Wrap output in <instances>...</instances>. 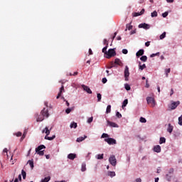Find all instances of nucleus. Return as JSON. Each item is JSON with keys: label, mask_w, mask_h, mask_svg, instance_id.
<instances>
[{"label": "nucleus", "mask_w": 182, "mask_h": 182, "mask_svg": "<svg viewBox=\"0 0 182 182\" xmlns=\"http://www.w3.org/2000/svg\"><path fill=\"white\" fill-rule=\"evenodd\" d=\"M52 128L49 129L48 127H46L45 129L43 130V133H46V136H45L46 140H53L56 137V136L53 135V136H48L50 134V131Z\"/></svg>", "instance_id": "f257e3e1"}, {"label": "nucleus", "mask_w": 182, "mask_h": 182, "mask_svg": "<svg viewBox=\"0 0 182 182\" xmlns=\"http://www.w3.org/2000/svg\"><path fill=\"white\" fill-rule=\"evenodd\" d=\"M113 56H116V51L114 48H111L107 51L106 58L107 59H110V58H113Z\"/></svg>", "instance_id": "f03ea898"}, {"label": "nucleus", "mask_w": 182, "mask_h": 182, "mask_svg": "<svg viewBox=\"0 0 182 182\" xmlns=\"http://www.w3.org/2000/svg\"><path fill=\"white\" fill-rule=\"evenodd\" d=\"M43 149H46V146H45V145H40L36 149V152L38 153L39 156H43V154H45L44 151H41L43 150Z\"/></svg>", "instance_id": "7ed1b4c3"}, {"label": "nucleus", "mask_w": 182, "mask_h": 182, "mask_svg": "<svg viewBox=\"0 0 182 182\" xmlns=\"http://www.w3.org/2000/svg\"><path fill=\"white\" fill-rule=\"evenodd\" d=\"M146 102L148 105L151 106V107H154V106H156V100H154V98L151 97H147Z\"/></svg>", "instance_id": "20e7f679"}, {"label": "nucleus", "mask_w": 182, "mask_h": 182, "mask_svg": "<svg viewBox=\"0 0 182 182\" xmlns=\"http://www.w3.org/2000/svg\"><path fill=\"white\" fill-rule=\"evenodd\" d=\"M109 161L112 166L114 167L116 166V164H117V161L116 160V156L114 155L111 156L109 159Z\"/></svg>", "instance_id": "39448f33"}, {"label": "nucleus", "mask_w": 182, "mask_h": 182, "mask_svg": "<svg viewBox=\"0 0 182 182\" xmlns=\"http://www.w3.org/2000/svg\"><path fill=\"white\" fill-rule=\"evenodd\" d=\"M105 141H106V143H107L109 145L112 144H117V141H116V139H113V138H107L105 139Z\"/></svg>", "instance_id": "423d86ee"}, {"label": "nucleus", "mask_w": 182, "mask_h": 182, "mask_svg": "<svg viewBox=\"0 0 182 182\" xmlns=\"http://www.w3.org/2000/svg\"><path fill=\"white\" fill-rule=\"evenodd\" d=\"M41 114H42L44 117H49V109H48V108H43L41 112Z\"/></svg>", "instance_id": "0eeeda50"}, {"label": "nucleus", "mask_w": 182, "mask_h": 182, "mask_svg": "<svg viewBox=\"0 0 182 182\" xmlns=\"http://www.w3.org/2000/svg\"><path fill=\"white\" fill-rule=\"evenodd\" d=\"M129 76H130V72H129V67L127 65L124 70V77H125L126 82L129 80Z\"/></svg>", "instance_id": "6e6552de"}, {"label": "nucleus", "mask_w": 182, "mask_h": 182, "mask_svg": "<svg viewBox=\"0 0 182 182\" xmlns=\"http://www.w3.org/2000/svg\"><path fill=\"white\" fill-rule=\"evenodd\" d=\"M178 105H180V101H177V102H173L171 104V110H174V109L177 108V106H178Z\"/></svg>", "instance_id": "1a4fd4ad"}, {"label": "nucleus", "mask_w": 182, "mask_h": 182, "mask_svg": "<svg viewBox=\"0 0 182 182\" xmlns=\"http://www.w3.org/2000/svg\"><path fill=\"white\" fill-rule=\"evenodd\" d=\"M82 87L83 90H85V92H87V93H88L89 95H92V90H90V88L88 86L82 85Z\"/></svg>", "instance_id": "9d476101"}, {"label": "nucleus", "mask_w": 182, "mask_h": 182, "mask_svg": "<svg viewBox=\"0 0 182 182\" xmlns=\"http://www.w3.org/2000/svg\"><path fill=\"white\" fill-rule=\"evenodd\" d=\"M138 28H143V29H150V26L149 24H147L146 23H141L138 26Z\"/></svg>", "instance_id": "9b49d317"}, {"label": "nucleus", "mask_w": 182, "mask_h": 182, "mask_svg": "<svg viewBox=\"0 0 182 182\" xmlns=\"http://www.w3.org/2000/svg\"><path fill=\"white\" fill-rule=\"evenodd\" d=\"M36 122H43V120H44L45 117L43 115H42V114H36Z\"/></svg>", "instance_id": "f8f14e48"}, {"label": "nucleus", "mask_w": 182, "mask_h": 182, "mask_svg": "<svg viewBox=\"0 0 182 182\" xmlns=\"http://www.w3.org/2000/svg\"><path fill=\"white\" fill-rule=\"evenodd\" d=\"M154 151L155 153H160L161 151V146L160 145H156L154 147Z\"/></svg>", "instance_id": "ddd939ff"}, {"label": "nucleus", "mask_w": 182, "mask_h": 182, "mask_svg": "<svg viewBox=\"0 0 182 182\" xmlns=\"http://www.w3.org/2000/svg\"><path fill=\"white\" fill-rule=\"evenodd\" d=\"M143 55H144V50H143V49H140V50L136 53V56H137V58H139V56H143Z\"/></svg>", "instance_id": "4468645a"}, {"label": "nucleus", "mask_w": 182, "mask_h": 182, "mask_svg": "<svg viewBox=\"0 0 182 182\" xmlns=\"http://www.w3.org/2000/svg\"><path fill=\"white\" fill-rule=\"evenodd\" d=\"M107 124L110 126V127H119V125L114 122H112L110 121H107Z\"/></svg>", "instance_id": "2eb2a0df"}, {"label": "nucleus", "mask_w": 182, "mask_h": 182, "mask_svg": "<svg viewBox=\"0 0 182 182\" xmlns=\"http://www.w3.org/2000/svg\"><path fill=\"white\" fill-rule=\"evenodd\" d=\"M173 125H171V124H168V128H167V132H168V133H173Z\"/></svg>", "instance_id": "dca6fc26"}, {"label": "nucleus", "mask_w": 182, "mask_h": 182, "mask_svg": "<svg viewBox=\"0 0 182 182\" xmlns=\"http://www.w3.org/2000/svg\"><path fill=\"white\" fill-rule=\"evenodd\" d=\"M68 159H69L70 160H75V159H76V154H69L68 156Z\"/></svg>", "instance_id": "f3484780"}, {"label": "nucleus", "mask_w": 182, "mask_h": 182, "mask_svg": "<svg viewBox=\"0 0 182 182\" xmlns=\"http://www.w3.org/2000/svg\"><path fill=\"white\" fill-rule=\"evenodd\" d=\"M85 139H87V136L85 135L84 137L80 136L79 138L77 139V143H80V141H83V140H85Z\"/></svg>", "instance_id": "a211bd4d"}, {"label": "nucleus", "mask_w": 182, "mask_h": 182, "mask_svg": "<svg viewBox=\"0 0 182 182\" xmlns=\"http://www.w3.org/2000/svg\"><path fill=\"white\" fill-rule=\"evenodd\" d=\"M107 48H109V43H107V46L102 48V53L107 55Z\"/></svg>", "instance_id": "6ab92c4d"}, {"label": "nucleus", "mask_w": 182, "mask_h": 182, "mask_svg": "<svg viewBox=\"0 0 182 182\" xmlns=\"http://www.w3.org/2000/svg\"><path fill=\"white\" fill-rule=\"evenodd\" d=\"M129 103V100L127 99L124 100V102H122V109H124L127 106V104Z\"/></svg>", "instance_id": "aec40b11"}, {"label": "nucleus", "mask_w": 182, "mask_h": 182, "mask_svg": "<svg viewBox=\"0 0 182 182\" xmlns=\"http://www.w3.org/2000/svg\"><path fill=\"white\" fill-rule=\"evenodd\" d=\"M27 164H29L32 170H33V167H34L33 161H32V160L28 161Z\"/></svg>", "instance_id": "412c9836"}, {"label": "nucleus", "mask_w": 182, "mask_h": 182, "mask_svg": "<svg viewBox=\"0 0 182 182\" xmlns=\"http://www.w3.org/2000/svg\"><path fill=\"white\" fill-rule=\"evenodd\" d=\"M70 129H73V128L76 129V127H77V123H76V122L71 123L70 125Z\"/></svg>", "instance_id": "4be33fe9"}, {"label": "nucleus", "mask_w": 182, "mask_h": 182, "mask_svg": "<svg viewBox=\"0 0 182 182\" xmlns=\"http://www.w3.org/2000/svg\"><path fill=\"white\" fill-rule=\"evenodd\" d=\"M50 181V176H47L43 179H41V182H48Z\"/></svg>", "instance_id": "5701e85b"}, {"label": "nucleus", "mask_w": 182, "mask_h": 182, "mask_svg": "<svg viewBox=\"0 0 182 182\" xmlns=\"http://www.w3.org/2000/svg\"><path fill=\"white\" fill-rule=\"evenodd\" d=\"M126 28H127L125 29V31H127V29H128V31H132V29H133V26L128 23L126 25Z\"/></svg>", "instance_id": "b1692460"}, {"label": "nucleus", "mask_w": 182, "mask_h": 182, "mask_svg": "<svg viewBox=\"0 0 182 182\" xmlns=\"http://www.w3.org/2000/svg\"><path fill=\"white\" fill-rule=\"evenodd\" d=\"M112 112V105H107V109H106V113L109 114Z\"/></svg>", "instance_id": "393cba45"}, {"label": "nucleus", "mask_w": 182, "mask_h": 182, "mask_svg": "<svg viewBox=\"0 0 182 182\" xmlns=\"http://www.w3.org/2000/svg\"><path fill=\"white\" fill-rule=\"evenodd\" d=\"M163 143H166V138L161 137L159 140V144H163Z\"/></svg>", "instance_id": "a878e982"}, {"label": "nucleus", "mask_w": 182, "mask_h": 182, "mask_svg": "<svg viewBox=\"0 0 182 182\" xmlns=\"http://www.w3.org/2000/svg\"><path fill=\"white\" fill-rule=\"evenodd\" d=\"M108 176H109V177H114V176H116V173L114 171H109L108 172Z\"/></svg>", "instance_id": "bb28decb"}, {"label": "nucleus", "mask_w": 182, "mask_h": 182, "mask_svg": "<svg viewBox=\"0 0 182 182\" xmlns=\"http://www.w3.org/2000/svg\"><path fill=\"white\" fill-rule=\"evenodd\" d=\"M120 63H122V61H120V59L116 58L115 60H114V65H120Z\"/></svg>", "instance_id": "cd10ccee"}, {"label": "nucleus", "mask_w": 182, "mask_h": 182, "mask_svg": "<svg viewBox=\"0 0 182 182\" xmlns=\"http://www.w3.org/2000/svg\"><path fill=\"white\" fill-rule=\"evenodd\" d=\"M140 60L142 61V62H147V56L146 55H144V56H141Z\"/></svg>", "instance_id": "c85d7f7f"}, {"label": "nucleus", "mask_w": 182, "mask_h": 182, "mask_svg": "<svg viewBox=\"0 0 182 182\" xmlns=\"http://www.w3.org/2000/svg\"><path fill=\"white\" fill-rule=\"evenodd\" d=\"M96 159H97V160H102V159H103V154H97V155L96 156Z\"/></svg>", "instance_id": "c756f323"}, {"label": "nucleus", "mask_w": 182, "mask_h": 182, "mask_svg": "<svg viewBox=\"0 0 182 182\" xmlns=\"http://www.w3.org/2000/svg\"><path fill=\"white\" fill-rule=\"evenodd\" d=\"M139 122H141V123H146L147 120L146 119V118L141 117V118L139 119Z\"/></svg>", "instance_id": "7c9ffc66"}, {"label": "nucleus", "mask_w": 182, "mask_h": 182, "mask_svg": "<svg viewBox=\"0 0 182 182\" xmlns=\"http://www.w3.org/2000/svg\"><path fill=\"white\" fill-rule=\"evenodd\" d=\"M81 171H86V164H82Z\"/></svg>", "instance_id": "2f4dec72"}, {"label": "nucleus", "mask_w": 182, "mask_h": 182, "mask_svg": "<svg viewBox=\"0 0 182 182\" xmlns=\"http://www.w3.org/2000/svg\"><path fill=\"white\" fill-rule=\"evenodd\" d=\"M151 16L152 18H156V17L157 16V11H154V12H152V13L151 14Z\"/></svg>", "instance_id": "473e14b6"}, {"label": "nucleus", "mask_w": 182, "mask_h": 182, "mask_svg": "<svg viewBox=\"0 0 182 182\" xmlns=\"http://www.w3.org/2000/svg\"><path fill=\"white\" fill-rule=\"evenodd\" d=\"M97 102H100L102 100V94L98 93L97 95Z\"/></svg>", "instance_id": "72a5a7b5"}, {"label": "nucleus", "mask_w": 182, "mask_h": 182, "mask_svg": "<svg viewBox=\"0 0 182 182\" xmlns=\"http://www.w3.org/2000/svg\"><path fill=\"white\" fill-rule=\"evenodd\" d=\"M170 72H171V70L170 68H168V69L165 70L166 77H168V73H170Z\"/></svg>", "instance_id": "f704fd0d"}, {"label": "nucleus", "mask_w": 182, "mask_h": 182, "mask_svg": "<svg viewBox=\"0 0 182 182\" xmlns=\"http://www.w3.org/2000/svg\"><path fill=\"white\" fill-rule=\"evenodd\" d=\"M21 174L23 176V180H25V178H26V172H25V171L22 170Z\"/></svg>", "instance_id": "c9c22d12"}, {"label": "nucleus", "mask_w": 182, "mask_h": 182, "mask_svg": "<svg viewBox=\"0 0 182 182\" xmlns=\"http://www.w3.org/2000/svg\"><path fill=\"white\" fill-rule=\"evenodd\" d=\"M63 92H65V87L63 85H62L60 89V92L58 93H60V95H62V93H63Z\"/></svg>", "instance_id": "e433bc0d"}, {"label": "nucleus", "mask_w": 182, "mask_h": 182, "mask_svg": "<svg viewBox=\"0 0 182 182\" xmlns=\"http://www.w3.org/2000/svg\"><path fill=\"white\" fill-rule=\"evenodd\" d=\"M154 56H160V53H153L150 55V58H154Z\"/></svg>", "instance_id": "4c0bfd02"}, {"label": "nucleus", "mask_w": 182, "mask_h": 182, "mask_svg": "<svg viewBox=\"0 0 182 182\" xmlns=\"http://www.w3.org/2000/svg\"><path fill=\"white\" fill-rule=\"evenodd\" d=\"M115 65L114 63L111 62V65L107 67V69H112V68H114Z\"/></svg>", "instance_id": "58836bf2"}, {"label": "nucleus", "mask_w": 182, "mask_h": 182, "mask_svg": "<svg viewBox=\"0 0 182 182\" xmlns=\"http://www.w3.org/2000/svg\"><path fill=\"white\" fill-rule=\"evenodd\" d=\"M101 137H102V139H106V138L109 137V134H107L106 133H103Z\"/></svg>", "instance_id": "ea45409f"}, {"label": "nucleus", "mask_w": 182, "mask_h": 182, "mask_svg": "<svg viewBox=\"0 0 182 182\" xmlns=\"http://www.w3.org/2000/svg\"><path fill=\"white\" fill-rule=\"evenodd\" d=\"M124 87H125L126 90H130V89H131L130 85H129V84H125Z\"/></svg>", "instance_id": "a19ab883"}, {"label": "nucleus", "mask_w": 182, "mask_h": 182, "mask_svg": "<svg viewBox=\"0 0 182 182\" xmlns=\"http://www.w3.org/2000/svg\"><path fill=\"white\" fill-rule=\"evenodd\" d=\"M160 39H164L166 38V32H164L160 36Z\"/></svg>", "instance_id": "79ce46f5"}, {"label": "nucleus", "mask_w": 182, "mask_h": 182, "mask_svg": "<svg viewBox=\"0 0 182 182\" xmlns=\"http://www.w3.org/2000/svg\"><path fill=\"white\" fill-rule=\"evenodd\" d=\"M168 16V12H167V11L162 14L163 18H167Z\"/></svg>", "instance_id": "37998d69"}, {"label": "nucleus", "mask_w": 182, "mask_h": 182, "mask_svg": "<svg viewBox=\"0 0 182 182\" xmlns=\"http://www.w3.org/2000/svg\"><path fill=\"white\" fill-rule=\"evenodd\" d=\"M139 69L141 70H143L144 69H146V64H144L142 65H139Z\"/></svg>", "instance_id": "c03bdc74"}, {"label": "nucleus", "mask_w": 182, "mask_h": 182, "mask_svg": "<svg viewBox=\"0 0 182 182\" xmlns=\"http://www.w3.org/2000/svg\"><path fill=\"white\" fill-rule=\"evenodd\" d=\"M145 87H146V89H149V87H150V84L149 83V80H146V81Z\"/></svg>", "instance_id": "a18cd8bd"}, {"label": "nucleus", "mask_w": 182, "mask_h": 182, "mask_svg": "<svg viewBox=\"0 0 182 182\" xmlns=\"http://www.w3.org/2000/svg\"><path fill=\"white\" fill-rule=\"evenodd\" d=\"M116 116L118 119H122V114H120V112H117Z\"/></svg>", "instance_id": "49530a36"}, {"label": "nucleus", "mask_w": 182, "mask_h": 182, "mask_svg": "<svg viewBox=\"0 0 182 182\" xmlns=\"http://www.w3.org/2000/svg\"><path fill=\"white\" fill-rule=\"evenodd\" d=\"M71 112H72V109H70V108H68L65 110V113H67V114H69V113H70Z\"/></svg>", "instance_id": "de8ad7c7"}, {"label": "nucleus", "mask_w": 182, "mask_h": 182, "mask_svg": "<svg viewBox=\"0 0 182 182\" xmlns=\"http://www.w3.org/2000/svg\"><path fill=\"white\" fill-rule=\"evenodd\" d=\"M92 122H93V117H91L87 119V123H92Z\"/></svg>", "instance_id": "09e8293b"}, {"label": "nucleus", "mask_w": 182, "mask_h": 182, "mask_svg": "<svg viewBox=\"0 0 182 182\" xmlns=\"http://www.w3.org/2000/svg\"><path fill=\"white\" fill-rule=\"evenodd\" d=\"M173 173H174V169L173 168H171L168 171V174H173Z\"/></svg>", "instance_id": "8fccbe9b"}, {"label": "nucleus", "mask_w": 182, "mask_h": 182, "mask_svg": "<svg viewBox=\"0 0 182 182\" xmlns=\"http://www.w3.org/2000/svg\"><path fill=\"white\" fill-rule=\"evenodd\" d=\"M128 50H127V49H123L122 50V53H124V55H127V53H128Z\"/></svg>", "instance_id": "3c124183"}, {"label": "nucleus", "mask_w": 182, "mask_h": 182, "mask_svg": "<svg viewBox=\"0 0 182 182\" xmlns=\"http://www.w3.org/2000/svg\"><path fill=\"white\" fill-rule=\"evenodd\" d=\"M16 136L17 137H21V136H22V132H17V133L16 134Z\"/></svg>", "instance_id": "603ef678"}, {"label": "nucleus", "mask_w": 182, "mask_h": 182, "mask_svg": "<svg viewBox=\"0 0 182 182\" xmlns=\"http://www.w3.org/2000/svg\"><path fill=\"white\" fill-rule=\"evenodd\" d=\"M102 83H107V79L106 77H104V78H102Z\"/></svg>", "instance_id": "864d4df0"}, {"label": "nucleus", "mask_w": 182, "mask_h": 182, "mask_svg": "<svg viewBox=\"0 0 182 182\" xmlns=\"http://www.w3.org/2000/svg\"><path fill=\"white\" fill-rule=\"evenodd\" d=\"M140 12L134 13V16H140Z\"/></svg>", "instance_id": "5fc2aeb1"}, {"label": "nucleus", "mask_w": 182, "mask_h": 182, "mask_svg": "<svg viewBox=\"0 0 182 182\" xmlns=\"http://www.w3.org/2000/svg\"><path fill=\"white\" fill-rule=\"evenodd\" d=\"M161 168H160V167H159V168H157L156 173H157L158 174H159V173H161Z\"/></svg>", "instance_id": "6e6d98bb"}, {"label": "nucleus", "mask_w": 182, "mask_h": 182, "mask_svg": "<svg viewBox=\"0 0 182 182\" xmlns=\"http://www.w3.org/2000/svg\"><path fill=\"white\" fill-rule=\"evenodd\" d=\"M3 153H6V155L8 156V149L6 148L3 150Z\"/></svg>", "instance_id": "4d7b16f0"}, {"label": "nucleus", "mask_w": 182, "mask_h": 182, "mask_svg": "<svg viewBox=\"0 0 182 182\" xmlns=\"http://www.w3.org/2000/svg\"><path fill=\"white\" fill-rule=\"evenodd\" d=\"M145 46H147V47L150 46V42L149 41L146 42Z\"/></svg>", "instance_id": "13d9d810"}, {"label": "nucleus", "mask_w": 182, "mask_h": 182, "mask_svg": "<svg viewBox=\"0 0 182 182\" xmlns=\"http://www.w3.org/2000/svg\"><path fill=\"white\" fill-rule=\"evenodd\" d=\"M173 94H174V90L171 89V94H170V96H173Z\"/></svg>", "instance_id": "bf43d9fd"}, {"label": "nucleus", "mask_w": 182, "mask_h": 182, "mask_svg": "<svg viewBox=\"0 0 182 182\" xmlns=\"http://www.w3.org/2000/svg\"><path fill=\"white\" fill-rule=\"evenodd\" d=\"M136 182H141V178H137L136 180H135Z\"/></svg>", "instance_id": "052dcab7"}, {"label": "nucleus", "mask_w": 182, "mask_h": 182, "mask_svg": "<svg viewBox=\"0 0 182 182\" xmlns=\"http://www.w3.org/2000/svg\"><path fill=\"white\" fill-rule=\"evenodd\" d=\"M62 96V94H60V92H58L56 99H59V97H60Z\"/></svg>", "instance_id": "680f3d73"}, {"label": "nucleus", "mask_w": 182, "mask_h": 182, "mask_svg": "<svg viewBox=\"0 0 182 182\" xmlns=\"http://www.w3.org/2000/svg\"><path fill=\"white\" fill-rule=\"evenodd\" d=\"M166 1H167L168 4H173V2H174V0H166Z\"/></svg>", "instance_id": "e2e57ef3"}, {"label": "nucleus", "mask_w": 182, "mask_h": 182, "mask_svg": "<svg viewBox=\"0 0 182 182\" xmlns=\"http://www.w3.org/2000/svg\"><path fill=\"white\" fill-rule=\"evenodd\" d=\"M107 43H107V40L104 39V45H106V46H107Z\"/></svg>", "instance_id": "0e129e2a"}, {"label": "nucleus", "mask_w": 182, "mask_h": 182, "mask_svg": "<svg viewBox=\"0 0 182 182\" xmlns=\"http://www.w3.org/2000/svg\"><path fill=\"white\" fill-rule=\"evenodd\" d=\"M89 53L90 55H93V52L92 51L91 48L89 49Z\"/></svg>", "instance_id": "69168bd1"}, {"label": "nucleus", "mask_w": 182, "mask_h": 182, "mask_svg": "<svg viewBox=\"0 0 182 182\" xmlns=\"http://www.w3.org/2000/svg\"><path fill=\"white\" fill-rule=\"evenodd\" d=\"M166 178L168 181H170V178H171V176H169V174H166Z\"/></svg>", "instance_id": "338daca9"}, {"label": "nucleus", "mask_w": 182, "mask_h": 182, "mask_svg": "<svg viewBox=\"0 0 182 182\" xmlns=\"http://www.w3.org/2000/svg\"><path fill=\"white\" fill-rule=\"evenodd\" d=\"M143 14H144V9H143L141 11H140V14L143 15Z\"/></svg>", "instance_id": "774afa93"}]
</instances>
